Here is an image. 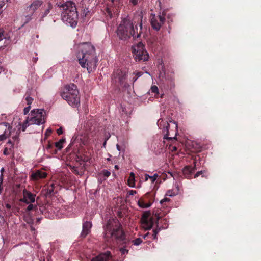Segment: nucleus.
<instances>
[{
    "label": "nucleus",
    "instance_id": "1",
    "mask_svg": "<svg viewBox=\"0 0 261 261\" xmlns=\"http://www.w3.org/2000/svg\"><path fill=\"white\" fill-rule=\"evenodd\" d=\"M77 58L83 68H86L90 73L96 69L97 62L95 48L89 43H82L78 46Z\"/></svg>",
    "mask_w": 261,
    "mask_h": 261
},
{
    "label": "nucleus",
    "instance_id": "2",
    "mask_svg": "<svg viewBox=\"0 0 261 261\" xmlns=\"http://www.w3.org/2000/svg\"><path fill=\"white\" fill-rule=\"evenodd\" d=\"M62 12L61 18L62 21L67 25L72 28L76 27L77 22L78 15L75 4L71 1H68L62 5Z\"/></svg>",
    "mask_w": 261,
    "mask_h": 261
},
{
    "label": "nucleus",
    "instance_id": "3",
    "mask_svg": "<svg viewBox=\"0 0 261 261\" xmlns=\"http://www.w3.org/2000/svg\"><path fill=\"white\" fill-rule=\"evenodd\" d=\"M136 33L134 28L133 22L128 19H124L117 29V35L121 40H126L131 36L133 38H138L140 36V31L138 32L136 28Z\"/></svg>",
    "mask_w": 261,
    "mask_h": 261
},
{
    "label": "nucleus",
    "instance_id": "4",
    "mask_svg": "<svg viewBox=\"0 0 261 261\" xmlns=\"http://www.w3.org/2000/svg\"><path fill=\"white\" fill-rule=\"evenodd\" d=\"M105 237L114 238L120 241L124 240L125 235L117 220H109L105 228Z\"/></svg>",
    "mask_w": 261,
    "mask_h": 261
},
{
    "label": "nucleus",
    "instance_id": "5",
    "mask_svg": "<svg viewBox=\"0 0 261 261\" xmlns=\"http://www.w3.org/2000/svg\"><path fill=\"white\" fill-rule=\"evenodd\" d=\"M61 96L72 107H76L80 105L79 91L74 84L66 85L61 94Z\"/></svg>",
    "mask_w": 261,
    "mask_h": 261
},
{
    "label": "nucleus",
    "instance_id": "6",
    "mask_svg": "<svg viewBox=\"0 0 261 261\" xmlns=\"http://www.w3.org/2000/svg\"><path fill=\"white\" fill-rule=\"evenodd\" d=\"M45 113L43 109H34L31 111L30 117H28L26 120L21 125V129L23 132L31 125L36 124L39 125L45 122Z\"/></svg>",
    "mask_w": 261,
    "mask_h": 261
},
{
    "label": "nucleus",
    "instance_id": "7",
    "mask_svg": "<svg viewBox=\"0 0 261 261\" xmlns=\"http://www.w3.org/2000/svg\"><path fill=\"white\" fill-rule=\"evenodd\" d=\"M133 56L136 61H145L149 58V55L144 48V46L142 42L133 45L132 47Z\"/></svg>",
    "mask_w": 261,
    "mask_h": 261
},
{
    "label": "nucleus",
    "instance_id": "8",
    "mask_svg": "<svg viewBox=\"0 0 261 261\" xmlns=\"http://www.w3.org/2000/svg\"><path fill=\"white\" fill-rule=\"evenodd\" d=\"M165 17L164 15L155 16L151 14L150 16V23L153 29L159 31L161 26L164 23Z\"/></svg>",
    "mask_w": 261,
    "mask_h": 261
},
{
    "label": "nucleus",
    "instance_id": "9",
    "mask_svg": "<svg viewBox=\"0 0 261 261\" xmlns=\"http://www.w3.org/2000/svg\"><path fill=\"white\" fill-rule=\"evenodd\" d=\"M151 213L149 211L145 212L141 218L142 227L146 230L150 229L153 225V219L150 217Z\"/></svg>",
    "mask_w": 261,
    "mask_h": 261
},
{
    "label": "nucleus",
    "instance_id": "10",
    "mask_svg": "<svg viewBox=\"0 0 261 261\" xmlns=\"http://www.w3.org/2000/svg\"><path fill=\"white\" fill-rule=\"evenodd\" d=\"M12 127L7 122L0 124V141L6 140L7 137L12 135Z\"/></svg>",
    "mask_w": 261,
    "mask_h": 261
},
{
    "label": "nucleus",
    "instance_id": "11",
    "mask_svg": "<svg viewBox=\"0 0 261 261\" xmlns=\"http://www.w3.org/2000/svg\"><path fill=\"white\" fill-rule=\"evenodd\" d=\"M42 4V1L40 0H35L25 8V11L31 15H32Z\"/></svg>",
    "mask_w": 261,
    "mask_h": 261
},
{
    "label": "nucleus",
    "instance_id": "12",
    "mask_svg": "<svg viewBox=\"0 0 261 261\" xmlns=\"http://www.w3.org/2000/svg\"><path fill=\"white\" fill-rule=\"evenodd\" d=\"M111 257V252L109 251L93 257L91 261H108Z\"/></svg>",
    "mask_w": 261,
    "mask_h": 261
},
{
    "label": "nucleus",
    "instance_id": "13",
    "mask_svg": "<svg viewBox=\"0 0 261 261\" xmlns=\"http://www.w3.org/2000/svg\"><path fill=\"white\" fill-rule=\"evenodd\" d=\"M194 169L190 166H186L182 170L183 174L187 178H190L192 176L196 177V174L194 173Z\"/></svg>",
    "mask_w": 261,
    "mask_h": 261
},
{
    "label": "nucleus",
    "instance_id": "14",
    "mask_svg": "<svg viewBox=\"0 0 261 261\" xmlns=\"http://www.w3.org/2000/svg\"><path fill=\"white\" fill-rule=\"evenodd\" d=\"M47 174L40 170H37L32 173L31 175V179L33 180H37L39 179L45 178Z\"/></svg>",
    "mask_w": 261,
    "mask_h": 261
},
{
    "label": "nucleus",
    "instance_id": "15",
    "mask_svg": "<svg viewBox=\"0 0 261 261\" xmlns=\"http://www.w3.org/2000/svg\"><path fill=\"white\" fill-rule=\"evenodd\" d=\"M92 227V224L90 222H86L83 224V230L81 233L82 237H85L90 232Z\"/></svg>",
    "mask_w": 261,
    "mask_h": 261
},
{
    "label": "nucleus",
    "instance_id": "16",
    "mask_svg": "<svg viewBox=\"0 0 261 261\" xmlns=\"http://www.w3.org/2000/svg\"><path fill=\"white\" fill-rule=\"evenodd\" d=\"M9 43V40L4 37V31L0 29V49L7 46Z\"/></svg>",
    "mask_w": 261,
    "mask_h": 261
},
{
    "label": "nucleus",
    "instance_id": "17",
    "mask_svg": "<svg viewBox=\"0 0 261 261\" xmlns=\"http://www.w3.org/2000/svg\"><path fill=\"white\" fill-rule=\"evenodd\" d=\"M23 195L27 198L30 203H33L35 201V195L33 194L30 192L24 189L23 191Z\"/></svg>",
    "mask_w": 261,
    "mask_h": 261
},
{
    "label": "nucleus",
    "instance_id": "18",
    "mask_svg": "<svg viewBox=\"0 0 261 261\" xmlns=\"http://www.w3.org/2000/svg\"><path fill=\"white\" fill-rule=\"evenodd\" d=\"M171 122H172L174 125H175V128L176 129V133H175V135L174 137H169L170 134V133L169 132V124H168L167 126H166V130H167V134H166V136L167 137V138H169L170 139H175L176 138V136L177 135V128H178V125H177V123L175 121H170Z\"/></svg>",
    "mask_w": 261,
    "mask_h": 261
},
{
    "label": "nucleus",
    "instance_id": "19",
    "mask_svg": "<svg viewBox=\"0 0 261 261\" xmlns=\"http://www.w3.org/2000/svg\"><path fill=\"white\" fill-rule=\"evenodd\" d=\"M128 185L130 187H134L135 186V174L133 172L130 173V176L128 179Z\"/></svg>",
    "mask_w": 261,
    "mask_h": 261
},
{
    "label": "nucleus",
    "instance_id": "20",
    "mask_svg": "<svg viewBox=\"0 0 261 261\" xmlns=\"http://www.w3.org/2000/svg\"><path fill=\"white\" fill-rule=\"evenodd\" d=\"M64 139H60L58 142H56L55 146L58 149L61 150L63 148V144L65 142Z\"/></svg>",
    "mask_w": 261,
    "mask_h": 261
},
{
    "label": "nucleus",
    "instance_id": "21",
    "mask_svg": "<svg viewBox=\"0 0 261 261\" xmlns=\"http://www.w3.org/2000/svg\"><path fill=\"white\" fill-rule=\"evenodd\" d=\"M145 177L146 180H147L148 178H150L151 180V182H154L158 177V174L155 173L153 176H150L148 174H145Z\"/></svg>",
    "mask_w": 261,
    "mask_h": 261
},
{
    "label": "nucleus",
    "instance_id": "22",
    "mask_svg": "<svg viewBox=\"0 0 261 261\" xmlns=\"http://www.w3.org/2000/svg\"><path fill=\"white\" fill-rule=\"evenodd\" d=\"M138 204L139 207L141 208H147L149 207L151 204L149 203H145L142 201H138Z\"/></svg>",
    "mask_w": 261,
    "mask_h": 261
},
{
    "label": "nucleus",
    "instance_id": "23",
    "mask_svg": "<svg viewBox=\"0 0 261 261\" xmlns=\"http://www.w3.org/2000/svg\"><path fill=\"white\" fill-rule=\"evenodd\" d=\"M18 134L16 132V134L12 137V140L13 141L14 143H17L18 142Z\"/></svg>",
    "mask_w": 261,
    "mask_h": 261
},
{
    "label": "nucleus",
    "instance_id": "24",
    "mask_svg": "<svg viewBox=\"0 0 261 261\" xmlns=\"http://www.w3.org/2000/svg\"><path fill=\"white\" fill-rule=\"evenodd\" d=\"M151 92L154 93H159V89L156 86H152L150 89Z\"/></svg>",
    "mask_w": 261,
    "mask_h": 261
},
{
    "label": "nucleus",
    "instance_id": "25",
    "mask_svg": "<svg viewBox=\"0 0 261 261\" xmlns=\"http://www.w3.org/2000/svg\"><path fill=\"white\" fill-rule=\"evenodd\" d=\"M51 7H52L51 5L50 4H49L48 8L45 11L43 15H42V17H44L46 16L49 13V12L50 11V10L51 9Z\"/></svg>",
    "mask_w": 261,
    "mask_h": 261
},
{
    "label": "nucleus",
    "instance_id": "26",
    "mask_svg": "<svg viewBox=\"0 0 261 261\" xmlns=\"http://www.w3.org/2000/svg\"><path fill=\"white\" fill-rule=\"evenodd\" d=\"M133 244L135 245L138 246L140 245L142 243V240L140 238H137L134 240L133 241Z\"/></svg>",
    "mask_w": 261,
    "mask_h": 261
},
{
    "label": "nucleus",
    "instance_id": "27",
    "mask_svg": "<svg viewBox=\"0 0 261 261\" xmlns=\"http://www.w3.org/2000/svg\"><path fill=\"white\" fill-rule=\"evenodd\" d=\"M25 100L27 102V104L29 105V106H30V105L32 103L33 100V99L30 96H28L26 97L25 98Z\"/></svg>",
    "mask_w": 261,
    "mask_h": 261
},
{
    "label": "nucleus",
    "instance_id": "28",
    "mask_svg": "<svg viewBox=\"0 0 261 261\" xmlns=\"http://www.w3.org/2000/svg\"><path fill=\"white\" fill-rule=\"evenodd\" d=\"M159 231V230L158 229H155L153 230V233L152 234L153 239H156V236Z\"/></svg>",
    "mask_w": 261,
    "mask_h": 261
},
{
    "label": "nucleus",
    "instance_id": "29",
    "mask_svg": "<svg viewBox=\"0 0 261 261\" xmlns=\"http://www.w3.org/2000/svg\"><path fill=\"white\" fill-rule=\"evenodd\" d=\"M169 201L170 199L169 198L165 197L160 201V203L161 204H163L164 202H168Z\"/></svg>",
    "mask_w": 261,
    "mask_h": 261
},
{
    "label": "nucleus",
    "instance_id": "30",
    "mask_svg": "<svg viewBox=\"0 0 261 261\" xmlns=\"http://www.w3.org/2000/svg\"><path fill=\"white\" fill-rule=\"evenodd\" d=\"M30 108V106H28L24 109V114L26 115L29 112Z\"/></svg>",
    "mask_w": 261,
    "mask_h": 261
},
{
    "label": "nucleus",
    "instance_id": "31",
    "mask_svg": "<svg viewBox=\"0 0 261 261\" xmlns=\"http://www.w3.org/2000/svg\"><path fill=\"white\" fill-rule=\"evenodd\" d=\"M20 201L25 203L26 204H29L30 202L28 201L27 198L23 196V198L20 200Z\"/></svg>",
    "mask_w": 261,
    "mask_h": 261
},
{
    "label": "nucleus",
    "instance_id": "32",
    "mask_svg": "<svg viewBox=\"0 0 261 261\" xmlns=\"http://www.w3.org/2000/svg\"><path fill=\"white\" fill-rule=\"evenodd\" d=\"M103 175L106 177H109L110 175V172L107 170H105L103 172Z\"/></svg>",
    "mask_w": 261,
    "mask_h": 261
},
{
    "label": "nucleus",
    "instance_id": "33",
    "mask_svg": "<svg viewBox=\"0 0 261 261\" xmlns=\"http://www.w3.org/2000/svg\"><path fill=\"white\" fill-rule=\"evenodd\" d=\"M54 191V184H52L51 185V187L50 188H48V193L49 194H51V192H53Z\"/></svg>",
    "mask_w": 261,
    "mask_h": 261
},
{
    "label": "nucleus",
    "instance_id": "34",
    "mask_svg": "<svg viewBox=\"0 0 261 261\" xmlns=\"http://www.w3.org/2000/svg\"><path fill=\"white\" fill-rule=\"evenodd\" d=\"M120 251L123 254H126L128 252V250L127 249L123 248L120 249Z\"/></svg>",
    "mask_w": 261,
    "mask_h": 261
},
{
    "label": "nucleus",
    "instance_id": "35",
    "mask_svg": "<svg viewBox=\"0 0 261 261\" xmlns=\"http://www.w3.org/2000/svg\"><path fill=\"white\" fill-rule=\"evenodd\" d=\"M141 0H129L130 2L132 3L134 5H136Z\"/></svg>",
    "mask_w": 261,
    "mask_h": 261
},
{
    "label": "nucleus",
    "instance_id": "36",
    "mask_svg": "<svg viewBox=\"0 0 261 261\" xmlns=\"http://www.w3.org/2000/svg\"><path fill=\"white\" fill-rule=\"evenodd\" d=\"M33 208H34L33 205L31 204L28 206V207L27 208V210L28 211H30L32 210Z\"/></svg>",
    "mask_w": 261,
    "mask_h": 261
},
{
    "label": "nucleus",
    "instance_id": "37",
    "mask_svg": "<svg viewBox=\"0 0 261 261\" xmlns=\"http://www.w3.org/2000/svg\"><path fill=\"white\" fill-rule=\"evenodd\" d=\"M51 129H47L46 130V132H45V135L47 136H48L50 135V134L51 133Z\"/></svg>",
    "mask_w": 261,
    "mask_h": 261
},
{
    "label": "nucleus",
    "instance_id": "38",
    "mask_svg": "<svg viewBox=\"0 0 261 261\" xmlns=\"http://www.w3.org/2000/svg\"><path fill=\"white\" fill-rule=\"evenodd\" d=\"M57 132L59 135L62 134L63 133V130L62 128H59L58 129Z\"/></svg>",
    "mask_w": 261,
    "mask_h": 261
},
{
    "label": "nucleus",
    "instance_id": "39",
    "mask_svg": "<svg viewBox=\"0 0 261 261\" xmlns=\"http://www.w3.org/2000/svg\"><path fill=\"white\" fill-rule=\"evenodd\" d=\"M166 196H173L174 195H175V194H172L171 193V191H168L167 192V193H166Z\"/></svg>",
    "mask_w": 261,
    "mask_h": 261
},
{
    "label": "nucleus",
    "instance_id": "40",
    "mask_svg": "<svg viewBox=\"0 0 261 261\" xmlns=\"http://www.w3.org/2000/svg\"><path fill=\"white\" fill-rule=\"evenodd\" d=\"M3 181V175H2V174H1V175H0V184L2 185Z\"/></svg>",
    "mask_w": 261,
    "mask_h": 261
},
{
    "label": "nucleus",
    "instance_id": "41",
    "mask_svg": "<svg viewBox=\"0 0 261 261\" xmlns=\"http://www.w3.org/2000/svg\"><path fill=\"white\" fill-rule=\"evenodd\" d=\"M8 144H11L12 146H13L15 143H13V141L12 140H10L8 141Z\"/></svg>",
    "mask_w": 261,
    "mask_h": 261
},
{
    "label": "nucleus",
    "instance_id": "42",
    "mask_svg": "<svg viewBox=\"0 0 261 261\" xmlns=\"http://www.w3.org/2000/svg\"><path fill=\"white\" fill-rule=\"evenodd\" d=\"M135 74L138 77H139L142 75V73L141 72H136Z\"/></svg>",
    "mask_w": 261,
    "mask_h": 261
},
{
    "label": "nucleus",
    "instance_id": "43",
    "mask_svg": "<svg viewBox=\"0 0 261 261\" xmlns=\"http://www.w3.org/2000/svg\"><path fill=\"white\" fill-rule=\"evenodd\" d=\"M4 154H5V155H7L8 154V153H7V148H5L4 150Z\"/></svg>",
    "mask_w": 261,
    "mask_h": 261
},
{
    "label": "nucleus",
    "instance_id": "44",
    "mask_svg": "<svg viewBox=\"0 0 261 261\" xmlns=\"http://www.w3.org/2000/svg\"><path fill=\"white\" fill-rule=\"evenodd\" d=\"M177 150V147L175 146H173L172 148V151H176Z\"/></svg>",
    "mask_w": 261,
    "mask_h": 261
},
{
    "label": "nucleus",
    "instance_id": "45",
    "mask_svg": "<svg viewBox=\"0 0 261 261\" xmlns=\"http://www.w3.org/2000/svg\"><path fill=\"white\" fill-rule=\"evenodd\" d=\"M135 193H136V192L135 191H131L130 192V195H134Z\"/></svg>",
    "mask_w": 261,
    "mask_h": 261
},
{
    "label": "nucleus",
    "instance_id": "46",
    "mask_svg": "<svg viewBox=\"0 0 261 261\" xmlns=\"http://www.w3.org/2000/svg\"><path fill=\"white\" fill-rule=\"evenodd\" d=\"M4 171V168H2L1 169V174H2V175H3V172Z\"/></svg>",
    "mask_w": 261,
    "mask_h": 261
},
{
    "label": "nucleus",
    "instance_id": "47",
    "mask_svg": "<svg viewBox=\"0 0 261 261\" xmlns=\"http://www.w3.org/2000/svg\"><path fill=\"white\" fill-rule=\"evenodd\" d=\"M155 217H156V219H158V220H159V219H160V217H159V215L158 214H155Z\"/></svg>",
    "mask_w": 261,
    "mask_h": 261
},
{
    "label": "nucleus",
    "instance_id": "48",
    "mask_svg": "<svg viewBox=\"0 0 261 261\" xmlns=\"http://www.w3.org/2000/svg\"><path fill=\"white\" fill-rule=\"evenodd\" d=\"M51 147V145L50 144H48L47 146L46 147V148L48 149L50 148Z\"/></svg>",
    "mask_w": 261,
    "mask_h": 261
},
{
    "label": "nucleus",
    "instance_id": "49",
    "mask_svg": "<svg viewBox=\"0 0 261 261\" xmlns=\"http://www.w3.org/2000/svg\"><path fill=\"white\" fill-rule=\"evenodd\" d=\"M6 207H7V208H10L11 206H10V204H6Z\"/></svg>",
    "mask_w": 261,
    "mask_h": 261
},
{
    "label": "nucleus",
    "instance_id": "50",
    "mask_svg": "<svg viewBox=\"0 0 261 261\" xmlns=\"http://www.w3.org/2000/svg\"><path fill=\"white\" fill-rule=\"evenodd\" d=\"M116 147H117V149H118V150L120 151V147H119V145L117 144Z\"/></svg>",
    "mask_w": 261,
    "mask_h": 261
},
{
    "label": "nucleus",
    "instance_id": "51",
    "mask_svg": "<svg viewBox=\"0 0 261 261\" xmlns=\"http://www.w3.org/2000/svg\"><path fill=\"white\" fill-rule=\"evenodd\" d=\"M201 173V172H197L196 176H199Z\"/></svg>",
    "mask_w": 261,
    "mask_h": 261
},
{
    "label": "nucleus",
    "instance_id": "52",
    "mask_svg": "<svg viewBox=\"0 0 261 261\" xmlns=\"http://www.w3.org/2000/svg\"><path fill=\"white\" fill-rule=\"evenodd\" d=\"M115 169H118V165H115Z\"/></svg>",
    "mask_w": 261,
    "mask_h": 261
},
{
    "label": "nucleus",
    "instance_id": "53",
    "mask_svg": "<svg viewBox=\"0 0 261 261\" xmlns=\"http://www.w3.org/2000/svg\"><path fill=\"white\" fill-rule=\"evenodd\" d=\"M140 30L142 29V23L140 24Z\"/></svg>",
    "mask_w": 261,
    "mask_h": 261
},
{
    "label": "nucleus",
    "instance_id": "54",
    "mask_svg": "<svg viewBox=\"0 0 261 261\" xmlns=\"http://www.w3.org/2000/svg\"><path fill=\"white\" fill-rule=\"evenodd\" d=\"M193 164H194V166H195V165H196V164H196V162H195V161H194V162H193Z\"/></svg>",
    "mask_w": 261,
    "mask_h": 261
},
{
    "label": "nucleus",
    "instance_id": "55",
    "mask_svg": "<svg viewBox=\"0 0 261 261\" xmlns=\"http://www.w3.org/2000/svg\"><path fill=\"white\" fill-rule=\"evenodd\" d=\"M148 233H147V234H146L145 235H144V238H146V237L148 235Z\"/></svg>",
    "mask_w": 261,
    "mask_h": 261
},
{
    "label": "nucleus",
    "instance_id": "56",
    "mask_svg": "<svg viewBox=\"0 0 261 261\" xmlns=\"http://www.w3.org/2000/svg\"><path fill=\"white\" fill-rule=\"evenodd\" d=\"M137 78L133 79L134 82L136 81L137 80Z\"/></svg>",
    "mask_w": 261,
    "mask_h": 261
},
{
    "label": "nucleus",
    "instance_id": "57",
    "mask_svg": "<svg viewBox=\"0 0 261 261\" xmlns=\"http://www.w3.org/2000/svg\"><path fill=\"white\" fill-rule=\"evenodd\" d=\"M103 145H106V142L104 143Z\"/></svg>",
    "mask_w": 261,
    "mask_h": 261
}]
</instances>
